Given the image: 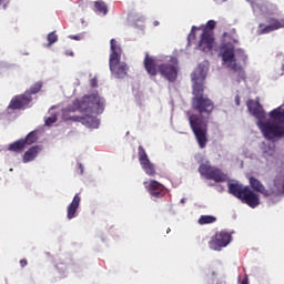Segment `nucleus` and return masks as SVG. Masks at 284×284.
<instances>
[{"label": "nucleus", "mask_w": 284, "mask_h": 284, "mask_svg": "<svg viewBox=\"0 0 284 284\" xmlns=\"http://www.w3.org/2000/svg\"><path fill=\"white\" fill-rule=\"evenodd\" d=\"M268 116L273 120V121H278V123H284V105L278 106L274 110H272L268 113Z\"/></svg>", "instance_id": "21"}, {"label": "nucleus", "mask_w": 284, "mask_h": 284, "mask_svg": "<svg viewBox=\"0 0 284 284\" xmlns=\"http://www.w3.org/2000/svg\"><path fill=\"white\" fill-rule=\"evenodd\" d=\"M199 173L206 181H214L215 183H225L227 181V175L221 169L210 164H201L199 166Z\"/></svg>", "instance_id": "6"}, {"label": "nucleus", "mask_w": 284, "mask_h": 284, "mask_svg": "<svg viewBox=\"0 0 284 284\" xmlns=\"http://www.w3.org/2000/svg\"><path fill=\"white\" fill-rule=\"evenodd\" d=\"M90 85H91V88H98L99 87V81L97 80V78H92L90 80Z\"/></svg>", "instance_id": "32"}, {"label": "nucleus", "mask_w": 284, "mask_h": 284, "mask_svg": "<svg viewBox=\"0 0 284 284\" xmlns=\"http://www.w3.org/2000/svg\"><path fill=\"white\" fill-rule=\"evenodd\" d=\"M170 232H171V230H170V229H168V230H166V234H170Z\"/></svg>", "instance_id": "38"}, {"label": "nucleus", "mask_w": 284, "mask_h": 284, "mask_svg": "<svg viewBox=\"0 0 284 284\" xmlns=\"http://www.w3.org/2000/svg\"><path fill=\"white\" fill-rule=\"evenodd\" d=\"M153 26H154V27L159 26V21H154V22H153Z\"/></svg>", "instance_id": "37"}, {"label": "nucleus", "mask_w": 284, "mask_h": 284, "mask_svg": "<svg viewBox=\"0 0 284 284\" xmlns=\"http://www.w3.org/2000/svg\"><path fill=\"white\" fill-rule=\"evenodd\" d=\"M235 105H241V97L240 95L235 97Z\"/></svg>", "instance_id": "35"}, {"label": "nucleus", "mask_w": 284, "mask_h": 284, "mask_svg": "<svg viewBox=\"0 0 284 284\" xmlns=\"http://www.w3.org/2000/svg\"><path fill=\"white\" fill-rule=\"evenodd\" d=\"M146 190L149 194L153 196V199H163L168 191L163 184L159 183L156 180H152L149 185H146Z\"/></svg>", "instance_id": "15"}, {"label": "nucleus", "mask_w": 284, "mask_h": 284, "mask_svg": "<svg viewBox=\"0 0 284 284\" xmlns=\"http://www.w3.org/2000/svg\"><path fill=\"white\" fill-rule=\"evenodd\" d=\"M232 243V233L227 231L216 232L209 242L211 250L221 251L222 247H227Z\"/></svg>", "instance_id": "8"}, {"label": "nucleus", "mask_w": 284, "mask_h": 284, "mask_svg": "<svg viewBox=\"0 0 284 284\" xmlns=\"http://www.w3.org/2000/svg\"><path fill=\"white\" fill-rule=\"evenodd\" d=\"M39 152H41V146H31L23 155V163H30V161H34L37 156H39Z\"/></svg>", "instance_id": "18"}, {"label": "nucleus", "mask_w": 284, "mask_h": 284, "mask_svg": "<svg viewBox=\"0 0 284 284\" xmlns=\"http://www.w3.org/2000/svg\"><path fill=\"white\" fill-rule=\"evenodd\" d=\"M260 10L263 14H278V6L271 2H263Z\"/></svg>", "instance_id": "19"}, {"label": "nucleus", "mask_w": 284, "mask_h": 284, "mask_svg": "<svg viewBox=\"0 0 284 284\" xmlns=\"http://www.w3.org/2000/svg\"><path fill=\"white\" fill-rule=\"evenodd\" d=\"M207 30L213 32V30L216 28V21L214 20H209L205 27Z\"/></svg>", "instance_id": "31"}, {"label": "nucleus", "mask_w": 284, "mask_h": 284, "mask_svg": "<svg viewBox=\"0 0 284 284\" xmlns=\"http://www.w3.org/2000/svg\"><path fill=\"white\" fill-rule=\"evenodd\" d=\"M30 103H32V97L30 95V93L16 95L11 99L8 105V110H26V108H28Z\"/></svg>", "instance_id": "10"}, {"label": "nucleus", "mask_w": 284, "mask_h": 284, "mask_svg": "<svg viewBox=\"0 0 284 284\" xmlns=\"http://www.w3.org/2000/svg\"><path fill=\"white\" fill-rule=\"evenodd\" d=\"M267 26L260 23L258 24V34H270V32H274L276 30H281L284 28V18L278 20L276 18H270L267 20Z\"/></svg>", "instance_id": "14"}, {"label": "nucleus", "mask_w": 284, "mask_h": 284, "mask_svg": "<svg viewBox=\"0 0 284 284\" xmlns=\"http://www.w3.org/2000/svg\"><path fill=\"white\" fill-rule=\"evenodd\" d=\"M260 130L264 134V139L267 141H274V139H283L284 125L276 122H261Z\"/></svg>", "instance_id": "7"}, {"label": "nucleus", "mask_w": 284, "mask_h": 284, "mask_svg": "<svg viewBox=\"0 0 284 284\" xmlns=\"http://www.w3.org/2000/svg\"><path fill=\"white\" fill-rule=\"evenodd\" d=\"M111 53L109 59V68L112 74L116 77V79H125L128 77V63L121 62V54H123V49H121V44L116 42L114 39L110 40Z\"/></svg>", "instance_id": "4"}, {"label": "nucleus", "mask_w": 284, "mask_h": 284, "mask_svg": "<svg viewBox=\"0 0 284 284\" xmlns=\"http://www.w3.org/2000/svg\"><path fill=\"white\" fill-rule=\"evenodd\" d=\"M41 88H42L41 83H37L33 87H31L29 91H26L24 93H28L30 94V97H32V94H37L41 92Z\"/></svg>", "instance_id": "28"}, {"label": "nucleus", "mask_w": 284, "mask_h": 284, "mask_svg": "<svg viewBox=\"0 0 284 284\" xmlns=\"http://www.w3.org/2000/svg\"><path fill=\"white\" fill-rule=\"evenodd\" d=\"M230 70H233V72L237 73V81H245V70H243V67L237 64H233Z\"/></svg>", "instance_id": "25"}, {"label": "nucleus", "mask_w": 284, "mask_h": 284, "mask_svg": "<svg viewBox=\"0 0 284 284\" xmlns=\"http://www.w3.org/2000/svg\"><path fill=\"white\" fill-rule=\"evenodd\" d=\"M94 8H95L97 12H99V14H103V17H105V14H108V4H105V2L103 0L95 1Z\"/></svg>", "instance_id": "24"}, {"label": "nucleus", "mask_w": 284, "mask_h": 284, "mask_svg": "<svg viewBox=\"0 0 284 284\" xmlns=\"http://www.w3.org/2000/svg\"><path fill=\"white\" fill-rule=\"evenodd\" d=\"M81 205V196L78 194L74 195L72 202L67 207V219L69 221H72L77 216V210H79V206Z\"/></svg>", "instance_id": "16"}, {"label": "nucleus", "mask_w": 284, "mask_h": 284, "mask_svg": "<svg viewBox=\"0 0 284 284\" xmlns=\"http://www.w3.org/2000/svg\"><path fill=\"white\" fill-rule=\"evenodd\" d=\"M223 42L222 43H230V45H234V43H239L236 39V29H232L231 32H224L222 34Z\"/></svg>", "instance_id": "22"}, {"label": "nucleus", "mask_w": 284, "mask_h": 284, "mask_svg": "<svg viewBox=\"0 0 284 284\" xmlns=\"http://www.w3.org/2000/svg\"><path fill=\"white\" fill-rule=\"evenodd\" d=\"M57 114H53L45 119V125H52L53 123H57Z\"/></svg>", "instance_id": "30"}, {"label": "nucleus", "mask_w": 284, "mask_h": 284, "mask_svg": "<svg viewBox=\"0 0 284 284\" xmlns=\"http://www.w3.org/2000/svg\"><path fill=\"white\" fill-rule=\"evenodd\" d=\"M70 39H73V41H81V36H70Z\"/></svg>", "instance_id": "34"}, {"label": "nucleus", "mask_w": 284, "mask_h": 284, "mask_svg": "<svg viewBox=\"0 0 284 284\" xmlns=\"http://www.w3.org/2000/svg\"><path fill=\"white\" fill-rule=\"evenodd\" d=\"M196 30H199V28L193 26L191 29V32L189 33V37H187L189 42L196 40Z\"/></svg>", "instance_id": "29"}, {"label": "nucleus", "mask_w": 284, "mask_h": 284, "mask_svg": "<svg viewBox=\"0 0 284 284\" xmlns=\"http://www.w3.org/2000/svg\"><path fill=\"white\" fill-rule=\"evenodd\" d=\"M138 156H139V163L142 168V170L148 174V176H156V165L150 161V158L148 156V152H145V149L143 145H140L138 148Z\"/></svg>", "instance_id": "9"}, {"label": "nucleus", "mask_w": 284, "mask_h": 284, "mask_svg": "<svg viewBox=\"0 0 284 284\" xmlns=\"http://www.w3.org/2000/svg\"><path fill=\"white\" fill-rule=\"evenodd\" d=\"M250 185L254 192H260V194H263L264 196H270V191L265 189L258 179L250 178Z\"/></svg>", "instance_id": "17"}, {"label": "nucleus", "mask_w": 284, "mask_h": 284, "mask_svg": "<svg viewBox=\"0 0 284 284\" xmlns=\"http://www.w3.org/2000/svg\"><path fill=\"white\" fill-rule=\"evenodd\" d=\"M214 47V31L204 28L199 42V48L202 52H210Z\"/></svg>", "instance_id": "13"}, {"label": "nucleus", "mask_w": 284, "mask_h": 284, "mask_svg": "<svg viewBox=\"0 0 284 284\" xmlns=\"http://www.w3.org/2000/svg\"><path fill=\"white\" fill-rule=\"evenodd\" d=\"M26 265H28V260H26V258L20 260V266L26 267Z\"/></svg>", "instance_id": "33"}, {"label": "nucleus", "mask_w": 284, "mask_h": 284, "mask_svg": "<svg viewBox=\"0 0 284 284\" xmlns=\"http://www.w3.org/2000/svg\"><path fill=\"white\" fill-rule=\"evenodd\" d=\"M222 52V61L226 65V68H232V65H236V55L234 54V47L230 43H222L220 47Z\"/></svg>", "instance_id": "11"}, {"label": "nucleus", "mask_w": 284, "mask_h": 284, "mask_svg": "<svg viewBox=\"0 0 284 284\" xmlns=\"http://www.w3.org/2000/svg\"><path fill=\"white\" fill-rule=\"evenodd\" d=\"M22 141L24 142V145H27L28 148L29 145H32L37 143V141H39V135L37 131H31L29 134H27L26 138L22 139Z\"/></svg>", "instance_id": "23"}, {"label": "nucleus", "mask_w": 284, "mask_h": 284, "mask_svg": "<svg viewBox=\"0 0 284 284\" xmlns=\"http://www.w3.org/2000/svg\"><path fill=\"white\" fill-rule=\"evenodd\" d=\"M246 105L248 108V112H251V114L255 116V119H257L258 128L261 123H265V110H263V105H261V102L248 100L246 102Z\"/></svg>", "instance_id": "12"}, {"label": "nucleus", "mask_w": 284, "mask_h": 284, "mask_svg": "<svg viewBox=\"0 0 284 284\" xmlns=\"http://www.w3.org/2000/svg\"><path fill=\"white\" fill-rule=\"evenodd\" d=\"M144 68L151 77H156V74L160 73L161 77L166 79V81H170V83H174L179 77V62L174 58H171L166 63L158 65L156 70V60L150 57L149 53H145Z\"/></svg>", "instance_id": "3"}, {"label": "nucleus", "mask_w": 284, "mask_h": 284, "mask_svg": "<svg viewBox=\"0 0 284 284\" xmlns=\"http://www.w3.org/2000/svg\"><path fill=\"white\" fill-rule=\"evenodd\" d=\"M206 77L207 71L201 64L191 74L193 83L191 108L200 115L186 111L190 128L201 150L207 145V119H210L212 112H214V101L203 94Z\"/></svg>", "instance_id": "1"}, {"label": "nucleus", "mask_w": 284, "mask_h": 284, "mask_svg": "<svg viewBox=\"0 0 284 284\" xmlns=\"http://www.w3.org/2000/svg\"><path fill=\"white\" fill-rule=\"evenodd\" d=\"M229 194L239 199L242 203L248 205V207H258L261 205V199L250 186H244L243 184L236 183H229Z\"/></svg>", "instance_id": "5"}, {"label": "nucleus", "mask_w": 284, "mask_h": 284, "mask_svg": "<svg viewBox=\"0 0 284 284\" xmlns=\"http://www.w3.org/2000/svg\"><path fill=\"white\" fill-rule=\"evenodd\" d=\"M240 284H250V281L247 280V277H245L242 280V282Z\"/></svg>", "instance_id": "36"}, {"label": "nucleus", "mask_w": 284, "mask_h": 284, "mask_svg": "<svg viewBox=\"0 0 284 284\" xmlns=\"http://www.w3.org/2000/svg\"><path fill=\"white\" fill-rule=\"evenodd\" d=\"M28 148L23 142V139H20L8 146L9 152H14L16 154H21Z\"/></svg>", "instance_id": "20"}, {"label": "nucleus", "mask_w": 284, "mask_h": 284, "mask_svg": "<svg viewBox=\"0 0 284 284\" xmlns=\"http://www.w3.org/2000/svg\"><path fill=\"white\" fill-rule=\"evenodd\" d=\"M47 39H48V47L50 48V45H52L59 41V36H57L55 32H50L48 34Z\"/></svg>", "instance_id": "27"}, {"label": "nucleus", "mask_w": 284, "mask_h": 284, "mask_svg": "<svg viewBox=\"0 0 284 284\" xmlns=\"http://www.w3.org/2000/svg\"><path fill=\"white\" fill-rule=\"evenodd\" d=\"M199 225H210L212 223H216V216L213 215H202L199 221Z\"/></svg>", "instance_id": "26"}, {"label": "nucleus", "mask_w": 284, "mask_h": 284, "mask_svg": "<svg viewBox=\"0 0 284 284\" xmlns=\"http://www.w3.org/2000/svg\"><path fill=\"white\" fill-rule=\"evenodd\" d=\"M83 112V116L73 115L70 118V121H74L75 123H82L85 128H92L97 130L100 125V121L95 114H103V110H105V100L99 95V92L84 95L81 99H77L73 101V109H69V112Z\"/></svg>", "instance_id": "2"}]
</instances>
